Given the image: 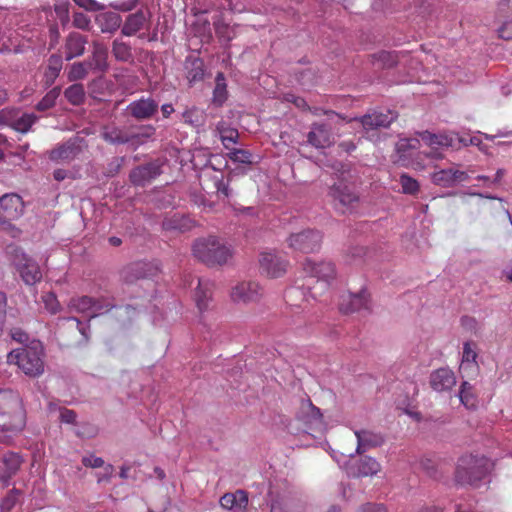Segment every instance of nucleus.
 I'll return each mask as SVG.
<instances>
[{
    "label": "nucleus",
    "instance_id": "nucleus-1",
    "mask_svg": "<svg viewBox=\"0 0 512 512\" xmlns=\"http://www.w3.org/2000/svg\"><path fill=\"white\" fill-rule=\"evenodd\" d=\"M25 426V411L17 392L0 390V442L9 443Z\"/></svg>",
    "mask_w": 512,
    "mask_h": 512
},
{
    "label": "nucleus",
    "instance_id": "nucleus-2",
    "mask_svg": "<svg viewBox=\"0 0 512 512\" xmlns=\"http://www.w3.org/2000/svg\"><path fill=\"white\" fill-rule=\"evenodd\" d=\"M492 468V461L485 456L464 455L458 460L455 480L461 485L480 487L486 483Z\"/></svg>",
    "mask_w": 512,
    "mask_h": 512
},
{
    "label": "nucleus",
    "instance_id": "nucleus-3",
    "mask_svg": "<svg viewBox=\"0 0 512 512\" xmlns=\"http://www.w3.org/2000/svg\"><path fill=\"white\" fill-rule=\"evenodd\" d=\"M192 252L195 258L209 267L222 266L232 258V250L219 238L208 236L197 239Z\"/></svg>",
    "mask_w": 512,
    "mask_h": 512
},
{
    "label": "nucleus",
    "instance_id": "nucleus-4",
    "mask_svg": "<svg viewBox=\"0 0 512 512\" xmlns=\"http://www.w3.org/2000/svg\"><path fill=\"white\" fill-rule=\"evenodd\" d=\"M7 362L15 364L30 377H38L44 372L43 351L40 345L12 350Z\"/></svg>",
    "mask_w": 512,
    "mask_h": 512
},
{
    "label": "nucleus",
    "instance_id": "nucleus-5",
    "mask_svg": "<svg viewBox=\"0 0 512 512\" xmlns=\"http://www.w3.org/2000/svg\"><path fill=\"white\" fill-rule=\"evenodd\" d=\"M303 268L311 278L316 279V286L310 288L314 298L327 291L337 278L336 267L331 261H320L316 263L307 259Z\"/></svg>",
    "mask_w": 512,
    "mask_h": 512
},
{
    "label": "nucleus",
    "instance_id": "nucleus-6",
    "mask_svg": "<svg viewBox=\"0 0 512 512\" xmlns=\"http://www.w3.org/2000/svg\"><path fill=\"white\" fill-rule=\"evenodd\" d=\"M327 197L334 210L340 214H352L360 204L358 194L342 181L329 188Z\"/></svg>",
    "mask_w": 512,
    "mask_h": 512
},
{
    "label": "nucleus",
    "instance_id": "nucleus-7",
    "mask_svg": "<svg viewBox=\"0 0 512 512\" xmlns=\"http://www.w3.org/2000/svg\"><path fill=\"white\" fill-rule=\"evenodd\" d=\"M7 252L10 255L12 264L16 267L22 280L27 285H33L41 280L42 273L39 265L28 258L21 248L9 246Z\"/></svg>",
    "mask_w": 512,
    "mask_h": 512
},
{
    "label": "nucleus",
    "instance_id": "nucleus-8",
    "mask_svg": "<svg viewBox=\"0 0 512 512\" xmlns=\"http://www.w3.org/2000/svg\"><path fill=\"white\" fill-rule=\"evenodd\" d=\"M288 246L302 253H313L320 249L322 234L318 230L306 229L291 234L287 239Z\"/></svg>",
    "mask_w": 512,
    "mask_h": 512
},
{
    "label": "nucleus",
    "instance_id": "nucleus-9",
    "mask_svg": "<svg viewBox=\"0 0 512 512\" xmlns=\"http://www.w3.org/2000/svg\"><path fill=\"white\" fill-rule=\"evenodd\" d=\"M371 309V296L366 288L358 292H348L340 297L339 310L344 314H352Z\"/></svg>",
    "mask_w": 512,
    "mask_h": 512
},
{
    "label": "nucleus",
    "instance_id": "nucleus-10",
    "mask_svg": "<svg viewBox=\"0 0 512 512\" xmlns=\"http://www.w3.org/2000/svg\"><path fill=\"white\" fill-rule=\"evenodd\" d=\"M233 302L238 304L257 303L263 296V288L255 281H242L230 293Z\"/></svg>",
    "mask_w": 512,
    "mask_h": 512
},
{
    "label": "nucleus",
    "instance_id": "nucleus-11",
    "mask_svg": "<svg viewBox=\"0 0 512 512\" xmlns=\"http://www.w3.org/2000/svg\"><path fill=\"white\" fill-rule=\"evenodd\" d=\"M287 268L288 261L278 254L263 252L259 256L260 273L268 278L282 277L287 272Z\"/></svg>",
    "mask_w": 512,
    "mask_h": 512
},
{
    "label": "nucleus",
    "instance_id": "nucleus-12",
    "mask_svg": "<svg viewBox=\"0 0 512 512\" xmlns=\"http://www.w3.org/2000/svg\"><path fill=\"white\" fill-rule=\"evenodd\" d=\"M420 138L431 148V151L426 153V155L432 159H442L443 154L439 150L452 147L455 141V138L450 134H436L429 131L421 132Z\"/></svg>",
    "mask_w": 512,
    "mask_h": 512
},
{
    "label": "nucleus",
    "instance_id": "nucleus-13",
    "mask_svg": "<svg viewBox=\"0 0 512 512\" xmlns=\"http://www.w3.org/2000/svg\"><path fill=\"white\" fill-rule=\"evenodd\" d=\"M420 141L416 138L400 139L396 143V158L395 162L405 167H416L414 158L418 155Z\"/></svg>",
    "mask_w": 512,
    "mask_h": 512
},
{
    "label": "nucleus",
    "instance_id": "nucleus-14",
    "mask_svg": "<svg viewBox=\"0 0 512 512\" xmlns=\"http://www.w3.org/2000/svg\"><path fill=\"white\" fill-rule=\"evenodd\" d=\"M24 213V202L16 193L4 194L0 197V216L2 220H16Z\"/></svg>",
    "mask_w": 512,
    "mask_h": 512
},
{
    "label": "nucleus",
    "instance_id": "nucleus-15",
    "mask_svg": "<svg viewBox=\"0 0 512 512\" xmlns=\"http://www.w3.org/2000/svg\"><path fill=\"white\" fill-rule=\"evenodd\" d=\"M162 164L156 160L134 168L130 173V180L134 185L145 186L159 176Z\"/></svg>",
    "mask_w": 512,
    "mask_h": 512
},
{
    "label": "nucleus",
    "instance_id": "nucleus-16",
    "mask_svg": "<svg viewBox=\"0 0 512 512\" xmlns=\"http://www.w3.org/2000/svg\"><path fill=\"white\" fill-rule=\"evenodd\" d=\"M127 111L137 120L150 119L157 113L158 103L150 97H142L131 102L127 107Z\"/></svg>",
    "mask_w": 512,
    "mask_h": 512
},
{
    "label": "nucleus",
    "instance_id": "nucleus-17",
    "mask_svg": "<svg viewBox=\"0 0 512 512\" xmlns=\"http://www.w3.org/2000/svg\"><path fill=\"white\" fill-rule=\"evenodd\" d=\"M248 493L245 490H236L234 493H225L220 498V506L233 512H246L248 507Z\"/></svg>",
    "mask_w": 512,
    "mask_h": 512
},
{
    "label": "nucleus",
    "instance_id": "nucleus-18",
    "mask_svg": "<svg viewBox=\"0 0 512 512\" xmlns=\"http://www.w3.org/2000/svg\"><path fill=\"white\" fill-rule=\"evenodd\" d=\"M88 43V38L78 32L70 33L64 45V55L67 61L73 58L80 57L85 52V46Z\"/></svg>",
    "mask_w": 512,
    "mask_h": 512
},
{
    "label": "nucleus",
    "instance_id": "nucleus-19",
    "mask_svg": "<svg viewBox=\"0 0 512 512\" xmlns=\"http://www.w3.org/2000/svg\"><path fill=\"white\" fill-rule=\"evenodd\" d=\"M308 142L316 148H325L332 143L331 128L324 123H314L307 135Z\"/></svg>",
    "mask_w": 512,
    "mask_h": 512
},
{
    "label": "nucleus",
    "instance_id": "nucleus-20",
    "mask_svg": "<svg viewBox=\"0 0 512 512\" xmlns=\"http://www.w3.org/2000/svg\"><path fill=\"white\" fill-rule=\"evenodd\" d=\"M477 353L470 342L463 345L462 361L459 367L462 378H470L477 374L478 364L476 362Z\"/></svg>",
    "mask_w": 512,
    "mask_h": 512
},
{
    "label": "nucleus",
    "instance_id": "nucleus-21",
    "mask_svg": "<svg viewBox=\"0 0 512 512\" xmlns=\"http://www.w3.org/2000/svg\"><path fill=\"white\" fill-rule=\"evenodd\" d=\"M431 387L437 392L448 391L456 384V378L448 368H440L430 376Z\"/></svg>",
    "mask_w": 512,
    "mask_h": 512
},
{
    "label": "nucleus",
    "instance_id": "nucleus-22",
    "mask_svg": "<svg viewBox=\"0 0 512 512\" xmlns=\"http://www.w3.org/2000/svg\"><path fill=\"white\" fill-rule=\"evenodd\" d=\"M162 227L168 232L184 233L195 227V221L189 216L176 213L166 217Z\"/></svg>",
    "mask_w": 512,
    "mask_h": 512
},
{
    "label": "nucleus",
    "instance_id": "nucleus-23",
    "mask_svg": "<svg viewBox=\"0 0 512 512\" xmlns=\"http://www.w3.org/2000/svg\"><path fill=\"white\" fill-rule=\"evenodd\" d=\"M92 55L87 61L92 70L105 72L108 69V48L105 44L94 41L92 43Z\"/></svg>",
    "mask_w": 512,
    "mask_h": 512
},
{
    "label": "nucleus",
    "instance_id": "nucleus-24",
    "mask_svg": "<svg viewBox=\"0 0 512 512\" xmlns=\"http://www.w3.org/2000/svg\"><path fill=\"white\" fill-rule=\"evenodd\" d=\"M299 418L308 426V428H317L323 424V416L318 407L314 406L310 400L301 406Z\"/></svg>",
    "mask_w": 512,
    "mask_h": 512
},
{
    "label": "nucleus",
    "instance_id": "nucleus-25",
    "mask_svg": "<svg viewBox=\"0 0 512 512\" xmlns=\"http://www.w3.org/2000/svg\"><path fill=\"white\" fill-rule=\"evenodd\" d=\"M147 23V17L141 10L132 13L126 17V20L122 26L121 33L124 36H133L140 30H142Z\"/></svg>",
    "mask_w": 512,
    "mask_h": 512
},
{
    "label": "nucleus",
    "instance_id": "nucleus-26",
    "mask_svg": "<svg viewBox=\"0 0 512 512\" xmlns=\"http://www.w3.org/2000/svg\"><path fill=\"white\" fill-rule=\"evenodd\" d=\"M22 463L21 457L13 452L5 453L3 456L4 469L0 475V480L7 484L9 480L17 473Z\"/></svg>",
    "mask_w": 512,
    "mask_h": 512
},
{
    "label": "nucleus",
    "instance_id": "nucleus-27",
    "mask_svg": "<svg viewBox=\"0 0 512 512\" xmlns=\"http://www.w3.org/2000/svg\"><path fill=\"white\" fill-rule=\"evenodd\" d=\"M80 148L74 142H66L50 152V159L57 162H67L75 159Z\"/></svg>",
    "mask_w": 512,
    "mask_h": 512
},
{
    "label": "nucleus",
    "instance_id": "nucleus-28",
    "mask_svg": "<svg viewBox=\"0 0 512 512\" xmlns=\"http://www.w3.org/2000/svg\"><path fill=\"white\" fill-rule=\"evenodd\" d=\"M148 267L149 265L143 262L127 265L121 271V279L127 284L144 279L147 276Z\"/></svg>",
    "mask_w": 512,
    "mask_h": 512
},
{
    "label": "nucleus",
    "instance_id": "nucleus-29",
    "mask_svg": "<svg viewBox=\"0 0 512 512\" xmlns=\"http://www.w3.org/2000/svg\"><path fill=\"white\" fill-rule=\"evenodd\" d=\"M213 283L209 280H199L195 291V301L198 309L203 311L208 308L212 299Z\"/></svg>",
    "mask_w": 512,
    "mask_h": 512
},
{
    "label": "nucleus",
    "instance_id": "nucleus-30",
    "mask_svg": "<svg viewBox=\"0 0 512 512\" xmlns=\"http://www.w3.org/2000/svg\"><path fill=\"white\" fill-rule=\"evenodd\" d=\"M186 78L190 85L204 78V62L200 58H187L185 61Z\"/></svg>",
    "mask_w": 512,
    "mask_h": 512
},
{
    "label": "nucleus",
    "instance_id": "nucleus-31",
    "mask_svg": "<svg viewBox=\"0 0 512 512\" xmlns=\"http://www.w3.org/2000/svg\"><path fill=\"white\" fill-rule=\"evenodd\" d=\"M101 137L110 144H125L130 141L129 135L115 125L104 126Z\"/></svg>",
    "mask_w": 512,
    "mask_h": 512
},
{
    "label": "nucleus",
    "instance_id": "nucleus-32",
    "mask_svg": "<svg viewBox=\"0 0 512 512\" xmlns=\"http://www.w3.org/2000/svg\"><path fill=\"white\" fill-rule=\"evenodd\" d=\"M94 298L89 296L73 297L68 303V308L71 313L87 314L92 317Z\"/></svg>",
    "mask_w": 512,
    "mask_h": 512
},
{
    "label": "nucleus",
    "instance_id": "nucleus-33",
    "mask_svg": "<svg viewBox=\"0 0 512 512\" xmlns=\"http://www.w3.org/2000/svg\"><path fill=\"white\" fill-rule=\"evenodd\" d=\"M63 61L62 57L57 54H53L48 59V66L44 73V83L47 87L51 86L60 74L62 69Z\"/></svg>",
    "mask_w": 512,
    "mask_h": 512
},
{
    "label": "nucleus",
    "instance_id": "nucleus-34",
    "mask_svg": "<svg viewBox=\"0 0 512 512\" xmlns=\"http://www.w3.org/2000/svg\"><path fill=\"white\" fill-rule=\"evenodd\" d=\"M228 98L226 78L223 72H218L215 77L212 102L216 106H222Z\"/></svg>",
    "mask_w": 512,
    "mask_h": 512
},
{
    "label": "nucleus",
    "instance_id": "nucleus-35",
    "mask_svg": "<svg viewBox=\"0 0 512 512\" xmlns=\"http://www.w3.org/2000/svg\"><path fill=\"white\" fill-rule=\"evenodd\" d=\"M380 464L371 457H362L359 459L356 465V471L354 472L357 476H370L380 471Z\"/></svg>",
    "mask_w": 512,
    "mask_h": 512
},
{
    "label": "nucleus",
    "instance_id": "nucleus-36",
    "mask_svg": "<svg viewBox=\"0 0 512 512\" xmlns=\"http://www.w3.org/2000/svg\"><path fill=\"white\" fill-rule=\"evenodd\" d=\"M431 180L435 185L443 188L454 187L453 166L435 171L431 175Z\"/></svg>",
    "mask_w": 512,
    "mask_h": 512
},
{
    "label": "nucleus",
    "instance_id": "nucleus-37",
    "mask_svg": "<svg viewBox=\"0 0 512 512\" xmlns=\"http://www.w3.org/2000/svg\"><path fill=\"white\" fill-rule=\"evenodd\" d=\"M36 120L37 116L35 114L24 113L16 118L15 112H13V120L10 127L18 132L27 133Z\"/></svg>",
    "mask_w": 512,
    "mask_h": 512
},
{
    "label": "nucleus",
    "instance_id": "nucleus-38",
    "mask_svg": "<svg viewBox=\"0 0 512 512\" xmlns=\"http://www.w3.org/2000/svg\"><path fill=\"white\" fill-rule=\"evenodd\" d=\"M112 54L117 61L121 62H129L133 58L131 46L120 39L113 41Z\"/></svg>",
    "mask_w": 512,
    "mask_h": 512
},
{
    "label": "nucleus",
    "instance_id": "nucleus-39",
    "mask_svg": "<svg viewBox=\"0 0 512 512\" xmlns=\"http://www.w3.org/2000/svg\"><path fill=\"white\" fill-rule=\"evenodd\" d=\"M64 96L67 101L74 106L83 104L85 100V90L83 85L76 83L69 86L64 91Z\"/></svg>",
    "mask_w": 512,
    "mask_h": 512
},
{
    "label": "nucleus",
    "instance_id": "nucleus-40",
    "mask_svg": "<svg viewBox=\"0 0 512 512\" xmlns=\"http://www.w3.org/2000/svg\"><path fill=\"white\" fill-rule=\"evenodd\" d=\"M355 435L357 437L358 445L357 452L361 453L367 447L375 446L380 443V440L377 436H375L372 432L367 430L356 431Z\"/></svg>",
    "mask_w": 512,
    "mask_h": 512
},
{
    "label": "nucleus",
    "instance_id": "nucleus-41",
    "mask_svg": "<svg viewBox=\"0 0 512 512\" xmlns=\"http://www.w3.org/2000/svg\"><path fill=\"white\" fill-rule=\"evenodd\" d=\"M90 69L88 62H75L70 66L68 71V80L77 81L84 79Z\"/></svg>",
    "mask_w": 512,
    "mask_h": 512
},
{
    "label": "nucleus",
    "instance_id": "nucleus-42",
    "mask_svg": "<svg viewBox=\"0 0 512 512\" xmlns=\"http://www.w3.org/2000/svg\"><path fill=\"white\" fill-rule=\"evenodd\" d=\"M61 93L60 87H54L49 92L46 93V95L37 103L36 109L38 111H46L50 108H52L57 98L59 97Z\"/></svg>",
    "mask_w": 512,
    "mask_h": 512
},
{
    "label": "nucleus",
    "instance_id": "nucleus-43",
    "mask_svg": "<svg viewBox=\"0 0 512 512\" xmlns=\"http://www.w3.org/2000/svg\"><path fill=\"white\" fill-rule=\"evenodd\" d=\"M458 396L465 407L473 408L475 406V397L472 393V385L467 380L462 382Z\"/></svg>",
    "mask_w": 512,
    "mask_h": 512
},
{
    "label": "nucleus",
    "instance_id": "nucleus-44",
    "mask_svg": "<svg viewBox=\"0 0 512 512\" xmlns=\"http://www.w3.org/2000/svg\"><path fill=\"white\" fill-rule=\"evenodd\" d=\"M94 304L95 305L93 306L92 317L107 313L111 309L116 308L113 299L110 297L103 296L99 298H94Z\"/></svg>",
    "mask_w": 512,
    "mask_h": 512
},
{
    "label": "nucleus",
    "instance_id": "nucleus-45",
    "mask_svg": "<svg viewBox=\"0 0 512 512\" xmlns=\"http://www.w3.org/2000/svg\"><path fill=\"white\" fill-rule=\"evenodd\" d=\"M184 123L189 124L191 126L197 127L202 125L204 116L203 112L197 107H192L186 109L182 114Z\"/></svg>",
    "mask_w": 512,
    "mask_h": 512
},
{
    "label": "nucleus",
    "instance_id": "nucleus-46",
    "mask_svg": "<svg viewBox=\"0 0 512 512\" xmlns=\"http://www.w3.org/2000/svg\"><path fill=\"white\" fill-rule=\"evenodd\" d=\"M102 18L105 20V23L101 26V31L104 33H113L116 31L121 24V18L116 13H105L102 15Z\"/></svg>",
    "mask_w": 512,
    "mask_h": 512
},
{
    "label": "nucleus",
    "instance_id": "nucleus-47",
    "mask_svg": "<svg viewBox=\"0 0 512 512\" xmlns=\"http://www.w3.org/2000/svg\"><path fill=\"white\" fill-rule=\"evenodd\" d=\"M399 183L404 194L414 195L419 191L418 181L410 177L408 174H401Z\"/></svg>",
    "mask_w": 512,
    "mask_h": 512
},
{
    "label": "nucleus",
    "instance_id": "nucleus-48",
    "mask_svg": "<svg viewBox=\"0 0 512 512\" xmlns=\"http://www.w3.org/2000/svg\"><path fill=\"white\" fill-rule=\"evenodd\" d=\"M217 129L220 133V139L225 148L229 149L230 144H235L237 142L239 133L236 129L223 126H218Z\"/></svg>",
    "mask_w": 512,
    "mask_h": 512
},
{
    "label": "nucleus",
    "instance_id": "nucleus-49",
    "mask_svg": "<svg viewBox=\"0 0 512 512\" xmlns=\"http://www.w3.org/2000/svg\"><path fill=\"white\" fill-rule=\"evenodd\" d=\"M61 328H71L74 329L77 333H79L84 339H87L86 327L85 325L76 317H68L63 318L61 320Z\"/></svg>",
    "mask_w": 512,
    "mask_h": 512
},
{
    "label": "nucleus",
    "instance_id": "nucleus-50",
    "mask_svg": "<svg viewBox=\"0 0 512 512\" xmlns=\"http://www.w3.org/2000/svg\"><path fill=\"white\" fill-rule=\"evenodd\" d=\"M361 123L365 129H374L384 124V116L382 114H368L362 117Z\"/></svg>",
    "mask_w": 512,
    "mask_h": 512
},
{
    "label": "nucleus",
    "instance_id": "nucleus-51",
    "mask_svg": "<svg viewBox=\"0 0 512 512\" xmlns=\"http://www.w3.org/2000/svg\"><path fill=\"white\" fill-rule=\"evenodd\" d=\"M19 493L20 492L17 489H12L8 493V495L1 501L0 512H10L18 500Z\"/></svg>",
    "mask_w": 512,
    "mask_h": 512
},
{
    "label": "nucleus",
    "instance_id": "nucleus-52",
    "mask_svg": "<svg viewBox=\"0 0 512 512\" xmlns=\"http://www.w3.org/2000/svg\"><path fill=\"white\" fill-rule=\"evenodd\" d=\"M228 155L229 158L234 162L243 164H250L252 162L251 153L244 149H232Z\"/></svg>",
    "mask_w": 512,
    "mask_h": 512
},
{
    "label": "nucleus",
    "instance_id": "nucleus-53",
    "mask_svg": "<svg viewBox=\"0 0 512 512\" xmlns=\"http://www.w3.org/2000/svg\"><path fill=\"white\" fill-rule=\"evenodd\" d=\"M91 25L90 18L82 13V12H75L73 14V26L82 29V30H89Z\"/></svg>",
    "mask_w": 512,
    "mask_h": 512
},
{
    "label": "nucleus",
    "instance_id": "nucleus-54",
    "mask_svg": "<svg viewBox=\"0 0 512 512\" xmlns=\"http://www.w3.org/2000/svg\"><path fill=\"white\" fill-rule=\"evenodd\" d=\"M76 5L79 7L90 11L97 12L105 9V5L95 1V0H73Z\"/></svg>",
    "mask_w": 512,
    "mask_h": 512
},
{
    "label": "nucleus",
    "instance_id": "nucleus-55",
    "mask_svg": "<svg viewBox=\"0 0 512 512\" xmlns=\"http://www.w3.org/2000/svg\"><path fill=\"white\" fill-rule=\"evenodd\" d=\"M54 9L62 24L69 20V3L67 1L55 4Z\"/></svg>",
    "mask_w": 512,
    "mask_h": 512
},
{
    "label": "nucleus",
    "instance_id": "nucleus-56",
    "mask_svg": "<svg viewBox=\"0 0 512 512\" xmlns=\"http://www.w3.org/2000/svg\"><path fill=\"white\" fill-rule=\"evenodd\" d=\"M459 167H460L459 164L453 165V176H454L455 185H457L458 183H461V182L468 181L470 179L469 173L472 172V170H470V169L467 171L460 170Z\"/></svg>",
    "mask_w": 512,
    "mask_h": 512
},
{
    "label": "nucleus",
    "instance_id": "nucleus-57",
    "mask_svg": "<svg viewBox=\"0 0 512 512\" xmlns=\"http://www.w3.org/2000/svg\"><path fill=\"white\" fill-rule=\"evenodd\" d=\"M82 464L85 467L100 468L104 466V460L101 457L95 455H89L82 458Z\"/></svg>",
    "mask_w": 512,
    "mask_h": 512
},
{
    "label": "nucleus",
    "instance_id": "nucleus-58",
    "mask_svg": "<svg viewBox=\"0 0 512 512\" xmlns=\"http://www.w3.org/2000/svg\"><path fill=\"white\" fill-rule=\"evenodd\" d=\"M214 187L218 194L223 195L224 197H229L230 190H229L228 184L224 182L223 177L215 178Z\"/></svg>",
    "mask_w": 512,
    "mask_h": 512
},
{
    "label": "nucleus",
    "instance_id": "nucleus-59",
    "mask_svg": "<svg viewBox=\"0 0 512 512\" xmlns=\"http://www.w3.org/2000/svg\"><path fill=\"white\" fill-rule=\"evenodd\" d=\"M499 37L504 40L512 39V20L506 21L498 29Z\"/></svg>",
    "mask_w": 512,
    "mask_h": 512
},
{
    "label": "nucleus",
    "instance_id": "nucleus-60",
    "mask_svg": "<svg viewBox=\"0 0 512 512\" xmlns=\"http://www.w3.org/2000/svg\"><path fill=\"white\" fill-rule=\"evenodd\" d=\"M76 413L73 410L63 408L60 411V419L67 424H73L76 421Z\"/></svg>",
    "mask_w": 512,
    "mask_h": 512
},
{
    "label": "nucleus",
    "instance_id": "nucleus-61",
    "mask_svg": "<svg viewBox=\"0 0 512 512\" xmlns=\"http://www.w3.org/2000/svg\"><path fill=\"white\" fill-rule=\"evenodd\" d=\"M13 110L2 109L0 110V125L11 126L13 120Z\"/></svg>",
    "mask_w": 512,
    "mask_h": 512
},
{
    "label": "nucleus",
    "instance_id": "nucleus-62",
    "mask_svg": "<svg viewBox=\"0 0 512 512\" xmlns=\"http://www.w3.org/2000/svg\"><path fill=\"white\" fill-rule=\"evenodd\" d=\"M155 131L156 129L152 125H146L140 129L137 137L150 138L155 134Z\"/></svg>",
    "mask_w": 512,
    "mask_h": 512
},
{
    "label": "nucleus",
    "instance_id": "nucleus-63",
    "mask_svg": "<svg viewBox=\"0 0 512 512\" xmlns=\"http://www.w3.org/2000/svg\"><path fill=\"white\" fill-rule=\"evenodd\" d=\"M357 512H383L381 504L367 503L363 505Z\"/></svg>",
    "mask_w": 512,
    "mask_h": 512
},
{
    "label": "nucleus",
    "instance_id": "nucleus-64",
    "mask_svg": "<svg viewBox=\"0 0 512 512\" xmlns=\"http://www.w3.org/2000/svg\"><path fill=\"white\" fill-rule=\"evenodd\" d=\"M11 337L17 342L23 343L28 340V335L20 329H14L11 331Z\"/></svg>",
    "mask_w": 512,
    "mask_h": 512
}]
</instances>
